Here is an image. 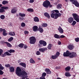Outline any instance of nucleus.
<instances>
[{
    "instance_id": "26",
    "label": "nucleus",
    "mask_w": 79,
    "mask_h": 79,
    "mask_svg": "<svg viewBox=\"0 0 79 79\" xmlns=\"http://www.w3.org/2000/svg\"><path fill=\"white\" fill-rule=\"evenodd\" d=\"M65 76L66 77H70L71 76V75L69 72H66L65 73Z\"/></svg>"
},
{
    "instance_id": "39",
    "label": "nucleus",
    "mask_w": 79,
    "mask_h": 79,
    "mask_svg": "<svg viewBox=\"0 0 79 79\" xmlns=\"http://www.w3.org/2000/svg\"><path fill=\"white\" fill-rule=\"evenodd\" d=\"M42 26L44 27H47V24L46 23H43L42 24Z\"/></svg>"
},
{
    "instance_id": "10",
    "label": "nucleus",
    "mask_w": 79,
    "mask_h": 79,
    "mask_svg": "<svg viewBox=\"0 0 79 79\" xmlns=\"http://www.w3.org/2000/svg\"><path fill=\"white\" fill-rule=\"evenodd\" d=\"M72 4L74 5L77 7H79V3L78 2V1L77 0H75V1L72 2Z\"/></svg>"
},
{
    "instance_id": "21",
    "label": "nucleus",
    "mask_w": 79,
    "mask_h": 79,
    "mask_svg": "<svg viewBox=\"0 0 79 79\" xmlns=\"http://www.w3.org/2000/svg\"><path fill=\"white\" fill-rule=\"evenodd\" d=\"M34 21L35 22H39V19L37 17H35L34 18Z\"/></svg>"
},
{
    "instance_id": "9",
    "label": "nucleus",
    "mask_w": 79,
    "mask_h": 79,
    "mask_svg": "<svg viewBox=\"0 0 79 79\" xmlns=\"http://www.w3.org/2000/svg\"><path fill=\"white\" fill-rule=\"evenodd\" d=\"M55 17L54 19H56L57 18H58L59 17H61V14L60 13H59L58 14L57 13H55Z\"/></svg>"
},
{
    "instance_id": "20",
    "label": "nucleus",
    "mask_w": 79,
    "mask_h": 79,
    "mask_svg": "<svg viewBox=\"0 0 79 79\" xmlns=\"http://www.w3.org/2000/svg\"><path fill=\"white\" fill-rule=\"evenodd\" d=\"M2 35H4V36H6V35H8V33H6V30L5 29H3V30Z\"/></svg>"
},
{
    "instance_id": "40",
    "label": "nucleus",
    "mask_w": 79,
    "mask_h": 79,
    "mask_svg": "<svg viewBox=\"0 0 79 79\" xmlns=\"http://www.w3.org/2000/svg\"><path fill=\"white\" fill-rule=\"evenodd\" d=\"M46 75H47V73L45 72H44L42 74L41 77H45V76H46Z\"/></svg>"
},
{
    "instance_id": "59",
    "label": "nucleus",
    "mask_w": 79,
    "mask_h": 79,
    "mask_svg": "<svg viewBox=\"0 0 79 79\" xmlns=\"http://www.w3.org/2000/svg\"><path fill=\"white\" fill-rule=\"evenodd\" d=\"M48 6L50 8H52V5L50 4H50H49V5H48Z\"/></svg>"
},
{
    "instance_id": "24",
    "label": "nucleus",
    "mask_w": 79,
    "mask_h": 79,
    "mask_svg": "<svg viewBox=\"0 0 79 79\" xmlns=\"http://www.w3.org/2000/svg\"><path fill=\"white\" fill-rule=\"evenodd\" d=\"M9 35H11V36H15V32H10L9 33Z\"/></svg>"
},
{
    "instance_id": "64",
    "label": "nucleus",
    "mask_w": 79,
    "mask_h": 79,
    "mask_svg": "<svg viewBox=\"0 0 79 79\" xmlns=\"http://www.w3.org/2000/svg\"><path fill=\"white\" fill-rule=\"evenodd\" d=\"M3 31V29L2 28H0V32H2Z\"/></svg>"
},
{
    "instance_id": "44",
    "label": "nucleus",
    "mask_w": 79,
    "mask_h": 79,
    "mask_svg": "<svg viewBox=\"0 0 79 79\" xmlns=\"http://www.w3.org/2000/svg\"><path fill=\"white\" fill-rule=\"evenodd\" d=\"M60 55V52H56V54H55V55H56L57 56V57L58 58V56H59Z\"/></svg>"
},
{
    "instance_id": "25",
    "label": "nucleus",
    "mask_w": 79,
    "mask_h": 79,
    "mask_svg": "<svg viewBox=\"0 0 79 79\" xmlns=\"http://www.w3.org/2000/svg\"><path fill=\"white\" fill-rule=\"evenodd\" d=\"M38 31H39V32H40L41 33H42V32H43V31H44V29H43V28H42L39 27L38 29Z\"/></svg>"
},
{
    "instance_id": "4",
    "label": "nucleus",
    "mask_w": 79,
    "mask_h": 79,
    "mask_svg": "<svg viewBox=\"0 0 79 79\" xmlns=\"http://www.w3.org/2000/svg\"><path fill=\"white\" fill-rule=\"evenodd\" d=\"M50 4V1L48 0L45 1L43 5L44 7L47 8H48V6Z\"/></svg>"
},
{
    "instance_id": "31",
    "label": "nucleus",
    "mask_w": 79,
    "mask_h": 79,
    "mask_svg": "<svg viewBox=\"0 0 79 79\" xmlns=\"http://www.w3.org/2000/svg\"><path fill=\"white\" fill-rule=\"evenodd\" d=\"M30 62L31 63H32V64H34L35 62V61L33 60V59L31 58L30 60Z\"/></svg>"
},
{
    "instance_id": "36",
    "label": "nucleus",
    "mask_w": 79,
    "mask_h": 79,
    "mask_svg": "<svg viewBox=\"0 0 79 79\" xmlns=\"http://www.w3.org/2000/svg\"><path fill=\"white\" fill-rule=\"evenodd\" d=\"M8 2L6 1H3L2 2V4L3 5H6V4H8Z\"/></svg>"
},
{
    "instance_id": "12",
    "label": "nucleus",
    "mask_w": 79,
    "mask_h": 79,
    "mask_svg": "<svg viewBox=\"0 0 79 79\" xmlns=\"http://www.w3.org/2000/svg\"><path fill=\"white\" fill-rule=\"evenodd\" d=\"M45 71L46 72L47 74H50L52 73V72L50 70V69L48 68H46L45 69Z\"/></svg>"
},
{
    "instance_id": "55",
    "label": "nucleus",
    "mask_w": 79,
    "mask_h": 79,
    "mask_svg": "<svg viewBox=\"0 0 79 79\" xmlns=\"http://www.w3.org/2000/svg\"><path fill=\"white\" fill-rule=\"evenodd\" d=\"M19 19L20 20H24V18L23 17H19Z\"/></svg>"
},
{
    "instance_id": "43",
    "label": "nucleus",
    "mask_w": 79,
    "mask_h": 79,
    "mask_svg": "<svg viewBox=\"0 0 79 79\" xmlns=\"http://www.w3.org/2000/svg\"><path fill=\"white\" fill-rule=\"evenodd\" d=\"M77 22L75 21H73L72 23L71 24V25L72 26H75Z\"/></svg>"
},
{
    "instance_id": "8",
    "label": "nucleus",
    "mask_w": 79,
    "mask_h": 79,
    "mask_svg": "<svg viewBox=\"0 0 79 79\" xmlns=\"http://www.w3.org/2000/svg\"><path fill=\"white\" fill-rule=\"evenodd\" d=\"M71 54L69 56V57L70 58H74V57H76L77 56V54L74 52H71Z\"/></svg>"
},
{
    "instance_id": "32",
    "label": "nucleus",
    "mask_w": 79,
    "mask_h": 79,
    "mask_svg": "<svg viewBox=\"0 0 79 79\" xmlns=\"http://www.w3.org/2000/svg\"><path fill=\"white\" fill-rule=\"evenodd\" d=\"M58 58L56 55H52L51 56V58L53 60H55V59H56Z\"/></svg>"
},
{
    "instance_id": "2",
    "label": "nucleus",
    "mask_w": 79,
    "mask_h": 79,
    "mask_svg": "<svg viewBox=\"0 0 79 79\" xmlns=\"http://www.w3.org/2000/svg\"><path fill=\"white\" fill-rule=\"evenodd\" d=\"M3 52V50L0 49V56H1V55L2 57H5L6 55H7L8 56H10V55H11V54L9 53L8 52H5L4 54H2Z\"/></svg>"
},
{
    "instance_id": "53",
    "label": "nucleus",
    "mask_w": 79,
    "mask_h": 79,
    "mask_svg": "<svg viewBox=\"0 0 79 79\" xmlns=\"http://www.w3.org/2000/svg\"><path fill=\"white\" fill-rule=\"evenodd\" d=\"M23 48H25V49H26L27 48V46L25 44L23 46Z\"/></svg>"
},
{
    "instance_id": "52",
    "label": "nucleus",
    "mask_w": 79,
    "mask_h": 79,
    "mask_svg": "<svg viewBox=\"0 0 79 79\" xmlns=\"http://www.w3.org/2000/svg\"><path fill=\"white\" fill-rule=\"evenodd\" d=\"M64 37H65V36L64 35H61L60 36V38H64Z\"/></svg>"
},
{
    "instance_id": "47",
    "label": "nucleus",
    "mask_w": 79,
    "mask_h": 79,
    "mask_svg": "<svg viewBox=\"0 0 79 79\" xmlns=\"http://www.w3.org/2000/svg\"><path fill=\"white\" fill-rule=\"evenodd\" d=\"M55 14L52 13L51 15V17L52 18H55Z\"/></svg>"
},
{
    "instance_id": "61",
    "label": "nucleus",
    "mask_w": 79,
    "mask_h": 79,
    "mask_svg": "<svg viewBox=\"0 0 79 79\" xmlns=\"http://www.w3.org/2000/svg\"><path fill=\"white\" fill-rule=\"evenodd\" d=\"M55 10H53V11H51V13H55Z\"/></svg>"
},
{
    "instance_id": "14",
    "label": "nucleus",
    "mask_w": 79,
    "mask_h": 79,
    "mask_svg": "<svg viewBox=\"0 0 79 79\" xmlns=\"http://www.w3.org/2000/svg\"><path fill=\"white\" fill-rule=\"evenodd\" d=\"M33 30L34 32H37V31H38V27L36 26H34L33 27Z\"/></svg>"
},
{
    "instance_id": "49",
    "label": "nucleus",
    "mask_w": 79,
    "mask_h": 79,
    "mask_svg": "<svg viewBox=\"0 0 79 79\" xmlns=\"http://www.w3.org/2000/svg\"><path fill=\"white\" fill-rule=\"evenodd\" d=\"M75 40L77 42H79V38L77 37V38H75Z\"/></svg>"
},
{
    "instance_id": "28",
    "label": "nucleus",
    "mask_w": 79,
    "mask_h": 79,
    "mask_svg": "<svg viewBox=\"0 0 79 79\" xmlns=\"http://www.w3.org/2000/svg\"><path fill=\"white\" fill-rule=\"evenodd\" d=\"M61 7H62V4H59L57 6V8H58V9H61Z\"/></svg>"
},
{
    "instance_id": "56",
    "label": "nucleus",
    "mask_w": 79,
    "mask_h": 79,
    "mask_svg": "<svg viewBox=\"0 0 79 79\" xmlns=\"http://www.w3.org/2000/svg\"><path fill=\"white\" fill-rule=\"evenodd\" d=\"M24 34H29V31H25Z\"/></svg>"
},
{
    "instance_id": "38",
    "label": "nucleus",
    "mask_w": 79,
    "mask_h": 79,
    "mask_svg": "<svg viewBox=\"0 0 79 79\" xmlns=\"http://www.w3.org/2000/svg\"><path fill=\"white\" fill-rule=\"evenodd\" d=\"M14 39L13 37H10L8 40V42H11Z\"/></svg>"
},
{
    "instance_id": "11",
    "label": "nucleus",
    "mask_w": 79,
    "mask_h": 79,
    "mask_svg": "<svg viewBox=\"0 0 79 79\" xmlns=\"http://www.w3.org/2000/svg\"><path fill=\"white\" fill-rule=\"evenodd\" d=\"M47 50V48H40L39 49V51L40 52H42V53L45 52Z\"/></svg>"
},
{
    "instance_id": "6",
    "label": "nucleus",
    "mask_w": 79,
    "mask_h": 79,
    "mask_svg": "<svg viewBox=\"0 0 79 79\" xmlns=\"http://www.w3.org/2000/svg\"><path fill=\"white\" fill-rule=\"evenodd\" d=\"M1 8L0 9V13H4V12H5V10H4L8 9V7L3 6L1 7Z\"/></svg>"
},
{
    "instance_id": "16",
    "label": "nucleus",
    "mask_w": 79,
    "mask_h": 79,
    "mask_svg": "<svg viewBox=\"0 0 79 79\" xmlns=\"http://www.w3.org/2000/svg\"><path fill=\"white\" fill-rule=\"evenodd\" d=\"M19 64L20 66H22L23 68H26V64L24 63L20 62L19 63Z\"/></svg>"
},
{
    "instance_id": "19",
    "label": "nucleus",
    "mask_w": 79,
    "mask_h": 79,
    "mask_svg": "<svg viewBox=\"0 0 79 79\" xmlns=\"http://www.w3.org/2000/svg\"><path fill=\"white\" fill-rule=\"evenodd\" d=\"M10 72L11 73H14L15 72V68L13 67H10L9 68Z\"/></svg>"
},
{
    "instance_id": "27",
    "label": "nucleus",
    "mask_w": 79,
    "mask_h": 79,
    "mask_svg": "<svg viewBox=\"0 0 79 79\" xmlns=\"http://www.w3.org/2000/svg\"><path fill=\"white\" fill-rule=\"evenodd\" d=\"M71 69V67L70 66H68L66 67L65 69L66 71H69V70Z\"/></svg>"
},
{
    "instance_id": "37",
    "label": "nucleus",
    "mask_w": 79,
    "mask_h": 79,
    "mask_svg": "<svg viewBox=\"0 0 79 79\" xmlns=\"http://www.w3.org/2000/svg\"><path fill=\"white\" fill-rule=\"evenodd\" d=\"M9 53H14L15 52V51L14 50L10 49V50L8 51Z\"/></svg>"
},
{
    "instance_id": "46",
    "label": "nucleus",
    "mask_w": 79,
    "mask_h": 79,
    "mask_svg": "<svg viewBox=\"0 0 79 79\" xmlns=\"http://www.w3.org/2000/svg\"><path fill=\"white\" fill-rule=\"evenodd\" d=\"M5 67H6V68H9L10 67V66H11L10 65V64H5Z\"/></svg>"
},
{
    "instance_id": "13",
    "label": "nucleus",
    "mask_w": 79,
    "mask_h": 79,
    "mask_svg": "<svg viewBox=\"0 0 79 79\" xmlns=\"http://www.w3.org/2000/svg\"><path fill=\"white\" fill-rule=\"evenodd\" d=\"M44 15L45 17H46V18H47L48 19H50V15L48 13H44Z\"/></svg>"
},
{
    "instance_id": "33",
    "label": "nucleus",
    "mask_w": 79,
    "mask_h": 79,
    "mask_svg": "<svg viewBox=\"0 0 79 79\" xmlns=\"http://www.w3.org/2000/svg\"><path fill=\"white\" fill-rule=\"evenodd\" d=\"M24 44L23 43H20L19 45L18 46L19 48H23V47H24Z\"/></svg>"
},
{
    "instance_id": "34",
    "label": "nucleus",
    "mask_w": 79,
    "mask_h": 79,
    "mask_svg": "<svg viewBox=\"0 0 79 79\" xmlns=\"http://www.w3.org/2000/svg\"><path fill=\"white\" fill-rule=\"evenodd\" d=\"M54 37L56 39H60V35L57 34H55Z\"/></svg>"
},
{
    "instance_id": "58",
    "label": "nucleus",
    "mask_w": 79,
    "mask_h": 79,
    "mask_svg": "<svg viewBox=\"0 0 79 79\" xmlns=\"http://www.w3.org/2000/svg\"><path fill=\"white\" fill-rule=\"evenodd\" d=\"M58 44L59 45H61V41H59L58 42Z\"/></svg>"
},
{
    "instance_id": "35",
    "label": "nucleus",
    "mask_w": 79,
    "mask_h": 79,
    "mask_svg": "<svg viewBox=\"0 0 79 79\" xmlns=\"http://www.w3.org/2000/svg\"><path fill=\"white\" fill-rule=\"evenodd\" d=\"M19 15L20 16H21V17H25L26 16V15H25V14L21 13H19Z\"/></svg>"
},
{
    "instance_id": "57",
    "label": "nucleus",
    "mask_w": 79,
    "mask_h": 79,
    "mask_svg": "<svg viewBox=\"0 0 79 79\" xmlns=\"http://www.w3.org/2000/svg\"><path fill=\"white\" fill-rule=\"evenodd\" d=\"M55 12L56 13H59V11L58 10H55Z\"/></svg>"
},
{
    "instance_id": "29",
    "label": "nucleus",
    "mask_w": 79,
    "mask_h": 79,
    "mask_svg": "<svg viewBox=\"0 0 79 79\" xmlns=\"http://www.w3.org/2000/svg\"><path fill=\"white\" fill-rule=\"evenodd\" d=\"M6 45H7V47H8L10 48L12 47L11 44L7 42H6Z\"/></svg>"
},
{
    "instance_id": "5",
    "label": "nucleus",
    "mask_w": 79,
    "mask_h": 79,
    "mask_svg": "<svg viewBox=\"0 0 79 79\" xmlns=\"http://www.w3.org/2000/svg\"><path fill=\"white\" fill-rule=\"evenodd\" d=\"M71 55V52H69V51L67 50L66 52H64L63 54V56L64 57H68L69 56Z\"/></svg>"
},
{
    "instance_id": "42",
    "label": "nucleus",
    "mask_w": 79,
    "mask_h": 79,
    "mask_svg": "<svg viewBox=\"0 0 79 79\" xmlns=\"http://www.w3.org/2000/svg\"><path fill=\"white\" fill-rule=\"evenodd\" d=\"M21 26L23 27H25V26H26V24H25V23L24 22L22 23L21 24Z\"/></svg>"
},
{
    "instance_id": "30",
    "label": "nucleus",
    "mask_w": 79,
    "mask_h": 79,
    "mask_svg": "<svg viewBox=\"0 0 79 79\" xmlns=\"http://www.w3.org/2000/svg\"><path fill=\"white\" fill-rule=\"evenodd\" d=\"M28 12H30L31 13H32L34 12V10L32 8H29L27 10Z\"/></svg>"
},
{
    "instance_id": "17",
    "label": "nucleus",
    "mask_w": 79,
    "mask_h": 79,
    "mask_svg": "<svg viewBox=\"0 0 79 79\" xmlns=\"http://www.w3.org/2000/svg\"><path fill=\"white\" fill-rule=\"evenodd\" d=\"M58 30L59 32L61 34H63V30L61 27H59V28H58Z\"/></svg>"
},
{
    "instance_id": "41",
    "label": "nucleus",
    "mask_w": 79,
    "mask_h": 79,
    "mask_svg": "<svg viewBox=\"0 0 79 79\" xmlns=\"http://www.w3.org/2000/svg\"><path fill=\"white\" fill-rule=\"evenodd\" d=\"M5 69V68L2 66L1 64H0V69L1 70H3Z\"/></svg>"
},
{
    "instance_id": "7",
    "label": "nucleus",
    "mask_w": 79,
    "mask_h": 79,
    "mask_svg": "<svg viewBox=\"0 0 79 79\" xmlns=\"http://www.w3.org/2000/svg\"><path fill=\"white\" fill-rule=\"evenodd\" d=\"M39 44L41 45H43V46L44 47L47 45V42L44 40H40L39 41Z\"/></svg>"
},
{
    "instance_id": "48",
    "label": "nucleus",
    "mask_w": 79,
    "mask_h": 79,
    "mask_svg": "<svg viewBox=\"0 0 79 79\" xmlns=\"http://www.w3.org/2000/svg\"><path fill=\"white\" fill-rule=\"evenodd\" d=\"M6 42H5L4 41H2L0 42V43L1 44H6Z\"/></svg>"
},
{
    "instance_id": "22",
    "label": "nucleus",
    "mask_w": 79,
    "mask_h": 79,
    "mask_svg": "<svg viewBox=\"0 0 79 79\" xmlns=\"http://www.w3.org/2000/svg\"><path fill=\"white\" fill-rule=\"evenodd\" d=\"M16 9L15 8H13L11 10V13H16Z\"/></svg>"
},
{
    "instance_id": "63",
    "label": "nucleus",
    "mask_w": 79,
    "mask_h": 79,
    "mask_svg": "<svg viewBox=\"0 0 79 79\" xmlns=\"http://www.w3.org/2000/svg\"><path fill=\"white\" fill-rule=\"evenodd\" d=\"M18 63H20V62H21V60H18Z\"/></svg>"
},
{
    "instance_id": "23",
    "label": "nucleus",
    "mask_w": 79,
    "mask_h": 79,
    "mask_svg": "<svg viewBox=\"0 0 79 79\" xmlns=\"http://www.w3.org/2000/svg\"><path fill=\"white\" fill-rule=\"evenodd\" d=\"M53 47V45L52 44H49L47 48L48 50H51V48H52V47Z\"/></svg>"
},
{
    "instance_id": "15",
    "label": "nucleus",
    "mask_w": 79,
    "mask_h": 79,
    "mask_svg": "<svg viewBox=\"0 0 79 79\" xmlns=\"http://www.w3.org/2000/svg\"><path fill=\"white\" fill-rule=\"evenodd\" d=\"M73 20L74 19L73 17H69L68 19V21L69 23H72Z\"/></svg>"
},
{
    "instance_id": "18",
    "label": "nucleus",
    "mask_w": 79,
    "mask_h": 79,
    "mask_svg": "<svg viewBox=\"0 0 79 79\" xmlns=\"http://www.w3.org/2000/svg\"><path fill=\"white\" fill-rule=\"evenodd\" d=\"M68 48L70 50H72L74 48V46L71 44H70L68 45Z\"/></svg>"
},
{
    "instance_id": "60",
    "label": "nucleus",
    "mask_w": 79,
    "mask_h": 79,
    "mask_svg": "<svg viewBox=\"0 0 79 79\" xmlns=\"http://www.w3.org/2000/svg\"><path fill=\"white\" fill-rule=\"evenodd\" d=\"M40 79H45V77H40Z\"/></svg>"
},
{
    "instance_id": "45",
    "label": "nucleus",
    "mask_w": 79,
    "mask_h": 79,
    "mask_svg": "<svg viewBox=\"0 0 79 79\" xmlns=\"http://www.w3.org/2000/svg\"><path fill=\"white\" fill-rule=\"evenodd\" d=\"M5 18V15H2L0 16V18L1 19H4Z\"/></svg>"
},
{
    "instance_id": "3",
    "label": "nucleus",
    "mask_w": 79,
    "mask_h": 79,
    "mask_svg": "<svg viewBox=\"0 0 79 79\" xmlns=\"http://www.w3.org/2000/svg\"><path fill=\"white\" fill-rule=\"evenodd\" d=\"M29 40L30 44H35L36 42V39L34 36L31 37L29 38Z\"/></svg>"
},
{
    "instance_id": "51",
    "label": "nucleus",
    "mask_w": 79,
    "mask_h": 79,
    "mask_svg": "<svg viewBox=\"0 0 79 79\" xmlns=\"http://www.w3.org/2000/svg\"><path fill=\"white\" fill-rule=\"evenodd\" d=\"M36 55H40V52L38 51L36 52Z\"/></svg>"
},
{
    "instance_id": "54",
    "label": "nucleus",
    "mask_w": 79,
    "mask_h": 79,
    "mask_svg": "<svg viewBox=\"0 0 79 79\" xmlns=\"http://www.w3.org/2000/svg\"><path fill=\"white\" fill-rule=\"evenodd\" d=\"M34 2V0H30L29 2L31 3H33Z\"/></svg>"
},
{
    "instance_id": "50",
    "label": "nucleus",
    "mask_w": 79,
    "mask_h": 79,
    "mask_svg": "<svg viewBox=\"0 0 79 79\" xmlns=\"http://www.w3.org/2000/svg\"><path fill=\"white\" fill-rule=\"evenodd\" d=\"M4 73V72H3L2 70H0V75H3Z\"/></svg>"
},
{
    "instance_id": "1",
    "label": "nucleus",
    "mask_w": 79,
    "mask_h": 79,
    "mask_svg": "<svg viewBox=\"0 0 79 79\" xmlns=\"http://www.w3.org/2000/svg\"><path fill=\"white\" fill-rule=\"evenodd\" d=\"M21 71V69L19 67H17L15 73L17 76H25L27 75V73L25 71Z\"/></svg>"
},
{
    "instance_id": "62",
    "label": "nucleus",
    "mask_w": 79,
    "mask_h": 79,
    "mask_svg": "<svg viewBox=\"0 0 79 79\" xmlns=\"http://www.w3.org/2000/svg\"><path fill=\"white\" fill-rule=\"evenodd\" d=\"M75 0H69V1L71 2H73L74 1H75Z\"/></svg>"
}]
</instances>
